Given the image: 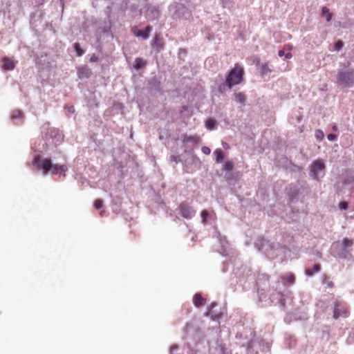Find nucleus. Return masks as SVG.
I'll use <instances>...</instances> for the list:
<instances>
[{
    "label": "nucleus",
    "instance_id": "22",
    "mask_svg": "<svg viewBox=\"0 0 354 354\" xmlns=\"http://www.w3.org/2000/svg\"><path fill=\"white\" fill-rule=\"evenodd\" d=\"M342 243L344 248H348L352 245L353 241L348 239H344L342 241Z\"/></svg>",
    "mask_w": 354,
    "mask_h": 354
},
{
    "label": "nucleus",
    "instance_id": "9",
    "mask_svg": "<svg viewBox=\"0 0 354 354\" xmlns=\"http://www.w3.org/2000/svg\"><path fill=\"white\" fill-rule=\"evenodd\" d=\"M193 302L196 307H200L205 304V299L201 294L197 293L194 297Z\"/></svg>",
    "mask_w": 354,
    "mask_h": 354
},
{
    "label": "nucleus",
    "instance_id": "14",
    "mask_svg": "<svg viewBox=\"0 0 354 354\" xmlns=\"http://www.w3.org/2000/svg\"><path fill=\"white\" fill-rule=\"evenodd\" d=\"M214 154H215L216 160L217 162H220L223 160L224 154L221 149H216L214 151Z\"/></svg>",
    "mask_w": 354,
    "mask_h": 354
},
{
    "label": "nucleus",
    "instance_id": "15",
    "mask_svg": "<svg viewBox=\"0 0 354 354\" xmlns=\"http://www.w3.org/2000/svg\"><path fill=\"white\" fill-rule=\"evenodd\" d=\"M146 64L145 62L142 58H136L135 60L134 68L140 69Z\"/></svg>",
    "mask_w": 354,
    "mask_h": 354
},
{
    "label": "nucleus",
    "instance_id": "31",
    "mask_svg": "<svg viewBox=\"0 0 354 354\" xmlns=\"http://www.w3.org/2000/svg\"><path fill=\"white\" fill-rule=\"evenodd\" d=\"M278 55H279V56H280V57L285 56V53H284V51H283V50H279V51Z\"/></svg>",
    "mask_w": 354,
    "mask_h": 354
},
{
    "label": "nucleus",
    "instance_id": "36",
    "mask_svg": "<svg viewBox=\"0 0 354 354\" xmlns=\"http://www.w3.org/2000/svg\"><path fill=\"white\" fill-rule=\"evenodd\" d=\"M333 131H336V130H337V127H336V126H334V127H333Z\"/></svg>",
    "mask_w": 354,
    "mask_h": 354
},
{
    "label": "nucleus",
    "instance_id": "8",
    "mask_svg": "<svg viewBox=\"0 0 354 354\" xmlns=\"http://www.w3.org/2000/svg\"><path fill=\"white\" fill-rule=\"evenodd\" d=\"M183 142L185 145H187L188 143H191L193 145H196L199 142V138L197 136L185 135L183 137Z\"/></svg>",
    "mask_w": 354,
    "mask_h": 354
},
{
    "label": "nucleus",
    "instance_id": "21",
    "mask_svg": "<svg viewBox=\"0 0 354 354\" xmlns=\"http://www.w3.org/2000/svg\"><path fill=\"white\" fill-rule=\"evenodd\" d=\"M209 216V213L206 209H204L201 212V218L203 220V223H205L207 221V218Z\"/></svg>",
    "mask_w": 354,
    "mask_h": 354
},
{
    "label": "nucleus",
    "instance_id": "23",
    "mask_svg": "<svg viewBox=\"0 0 354 354\" xmlns=\"http://www.w3.org/2000/svg\"><path fill=\"white\" fill-rule=\"evenodd\" d=\"M234 165L232 162L227 161L224 165V169L226 171H231L233 169Z\"/></svg>",
    "mask_w": 354,
    "mask_h": 354
},
{
    "label": "nucleus",
    "instance_id": "27",
    "mask_svg": "<svg viewBox=\"0 0 354 354\" xmlns=\"http://www.w3.org/2000/svg\"><path fill=\"white\" fill-rule=\"evenodd\" d=\"M201 151L205 155H209L211 153V149L207 147H203Z\"/></svg>",
    "mask_w": 354,
    "mask_h": 354
},
{
    "label": "nucleus",
    "instance_id": "32",
    "mask_svg": "<svg viewBox=\"0 0 354 354\" xmlns=\"http://www.w3.org/2000/svg\"><path fill=\"white\" fill-rule=\"evenodd\" d=\"M285 57L286 59H290L292 57V54L290 53H288L285 54Z\"/></svg>",
    "mask_w": 354,
    "mask_h": 354
},
{
    "label": "nucleus",
    "instance_id": "11",
    "mask_svg": "<svg viewBox=\"0 0 354 354\" xmlns=\"http://www.w3.org/2000/svg\"><path fill=\"white\" fill-rule=\"evenodd\" d=\"M320 269H321L320 265L319 264H315L313 266V269H310V268L306 269V271H305V273L308 276H312L315 273L319 272L320 271Z\"/></svg>",
    "mask_w": 354,
    "mask_h": 354
},
{
    "label": "nucleus",
    "instance_id": "34",
    "mask_svg": "<svg viewBox=\"0 0 354 354\" xmlns=\"http://www.w3.org/2000/svg\"><path fill=\"white\" fill-rule=\"evenodd\" d=\"M84 70L87 71V70L85 69V68H80V69L78 70V73H79L80 77H81L82 71H84Z\"/></svg>",
    "mask_w": 354,
    "mask_h": 354
},
{
    "label": "nucleus",
    "instance_id": "12",
    "mask_svg": "<svg viewBox=\"0 0 354 354\" xmlns=\"http://www.w3.org/2000/svg\"><path fill=\"white\" fill-rule=\"evenodd\" d=\"M322 15L324 17L327 21H330L332 18V14L330 12L329 9L326 7H323L322 9Z\"/></svg>",
    "mask_w": 354,
    "mask_h": 354
},
{
    "label": "nucleus",
    "instance_id": "1",
    "mask_svg": "<svg viewBox=\"0 0 354 354\" xmlns=\"http://www.w3.org/2000/svg\"><path fill=\"white\" fill-rule=\"evenodd\" d=\"M34 163L37 167H41L44 174H47L49 171H51L53 174L64 173L63 176H64V173L67 170L66 166L53 165L52 164L50 159H43L39 156L35 157Z\"/></svg>",
    "mask_w": 354,
    "mask_h": 354
},
{
    "label": "nucleus",
    "instance_id": "29",
    "mask_svg": "<svg viewBox=\"0 0 354 354\" xmlns=\"http://www.w3.org/2000/svg\"><path fill=\"white\" fill-rule=\"evenodd\" d=\"M327 138L330 140V141H334L337 139V136L335 135V134H328V136H327Z\"/></svg>",
    "mask_w": 354,
    "mask_h": 354
},
{
    "label": "nucleus",
    "instance_id": "37",
    "mask_svg": "<svg viewBox=\"0 0 354 354\" xmlns=\"http://www.w3.org/2000/svg\"><path fill=\"white\" fill-rule=\"evenodd\" d=\"M265 68H266V66H263V72H265Z\"/></svg>",
    "mask_w": 354,
    "mask_h": 354
},
{
    "label": "nucleus",
    "instance_id": "2",
    "mask_svg": "<svg viewBox=\"0 0 354 354\" xmlns=\"http://www.w3.org/2000/svg\"><path fill=\"white\" fill-rule=\"evenodd\" d=\"M244 69L241 64L236 63L234 68L230 70L225 78V84L229 88L240 84L243 80Z\"/></svg>",
    "mask_w": 354,
    "mask_h": 354
},
{
    "label": "nucleus",
    "instance_id": "19",
    "mask_svg": "<svg viewBox=\"0 0 354 354\" xmlns=\"http://www.w3.org/2000/svg\"><path fill=\"white\" fill-rule=\"evenodd\" d=\"M74 48L76 51V53L78 56H81L84 54L83 50L80 48V46L78 43L74 44Z\"/></svg>",
    "mask_w": 354,
    "mask_h": 354
},
{
    "label": "nucleus",
    "instance_id": "28",
    "mask_svg": "<svg viewBox=\"0 0 354 354\" xmlns=\"http://www.w3.org/2000/svg\"><path fill=\"white\" fill-rule=\"evenodd\" d=\"M339 207L341 209H346L348 207V204L346 202L343 201L339 204Z\"/></svg>",
    "mask_w": 354,
    "mask_h": 354
},
{
    "label": "nucleus",
    "instance_id": "30",
    "mask_svg": "<svg viewBox=\"0 0 354 354\" xmlns=\"http://www.w3.org/2000/svg\"><path fill=\"white\" fill-rule=\"evenodd\" d=\"M22 113L20 111H15L12 114L13 118H20L21 116Z\"/></svg>",
    "mask_w": 354,
    "mask_h": 354
},
{
    "label": "nucleus",
    "instance_id": "3",
    "mask_svg": "<svg viewBox=\"0 0 354 354\" xmlns=\"http://www.w3.org/2000/svg\"><path fill=\"white\" fill-rule=\"evenodd\" d=\"M337 82L346 87H351L354 83V69H348L339 71L337 74Z\"/></svg>",
    "mask_w": 354,
    "mask_h": 354
},
{
    "label": "nucleus",
    "instance_id": "20",
    "mask_svg": "<svg viewBox=\"0 0 354 354\" xmlns=\"http://www.w3.org/2000/svg\"><path fill=\"white\" fill-rule=\"evenodd\" d=\"M103 206V201L102 199H96L94 201V207L95 209H99Z\"/></svg>",
    "mask_w": 354,
    "mask_h": 354
},
{
    "label": "nucleus",
    "instance_id": "7",
    "mask_svg": "<svg viewBox=\"0 0 354 354\" xmlns=\"http://www.w3.org/2000/svg\"><path fill=\"white\" fill-rule=\"evenodd\" d=\"M179 209H180V214L186 218H190L194 214V211L187 204H185V203L180 204L179 206Z\"/></svg>",
    "mask_w": 354,
    "mask_h": 354
},
{
    "label": "nucleus",
    "instance_id": "10",
    "mask_svg": "<svg viewBox=\"0 0 354 354\" xmlns=\"http://www.w3.org/2000/svg\"><path fill=\"white\" fill-rule=\"evenodd\" d=\"M3 68L5 70L10 71L15 68V63L10 58H6V57L4 58L3 60Z\"/></svg>",
    "mask_w": 354,
    "mask_h": 354
},
{
    "label": "nucleus",
    "instance_id": "18",
    "mask_svg": "<svg viewBox=\"0 0 354 354\" xmlns=\"http://www.w3.org/2000/svg\"><path fill=\"white\" fill-rule=\"evenodd\" d=\"M323 283L326 284L328 288H333L334 286L333 282L329 280V277L327 275H324Z\"/></svg>",
    "mask_w": 354,
    "mask_h": 354
},
{
    "label": "nucleus",
    "instance_id": "24",
    "mask_svg": "<svg viewBox=\"0 0 354 354\" xmlns=\"http://www.w3.org/2000/svg\"><path fill=\"white\" fill-rule=\"evenodd\" d=\"M315 136L317 140H322L324 138V134L322 130H317L315 132Z\"/></svg>",
    "mask_w": 354,
    "mask_h": 354
},
{
    "label": "nucleus",
    "instance_id": "25",
    "mask_svg": "<svg viewBox=\"0 0 354 354\" xmlns=\"http://www.w3.org/2000/svg\"><path fill=\"white\" fill-rule=\"evenodd\" d=\"M216 306V304L213 302L210 304V306L208 307V310L207 312L206 313V315L208 316V315H210L211 317H214V315L212 314V309L215 306Z\"/></svg>",
    "mask_w": 354,
    "mask_h": 354
},
{
    "label": "nucleus",
    "instance_id": "33",
    "mask_svg": "<svg viewBox=\"0 0 354 354\" xmlns=\"http://www.w3.org/2000/svg\"><path fill=\"white\" fill-rule=\"evenodd\" d=\"M97 60V58L95 55H93L91 58V62H96Z\"/></svg>",
    "mask_w": 354,
    "mask_h": 354
},
{
    "label": "nucleus",
    "instance_id": "5",
    "mask_svg": "<svg viewBox=\"0 0 354 354\" xmlns=\"http://www.w3.org/2000/svg\"><path fill=\"white\" fill-rule=\"evenodd\" d=\"M325 169V165L322 160H317L313 162L310 166V172L313 177L318 179L319 172L324 171Z\"/></svg>",
    "mask_w": 354,
    "mask_h": 354
},
{
    "label": "nucleus",
    "instance_id": "38",
    "mask_svg": "<svg viewBox=\"0 0 354 354\" xmlns=\"http://www.w3.org/2000/svg\"><path fill=\"white\" fill-rule=\"evenodd\" d=\"M218 317H216L215 316V317H213V319H218Z\"/></svg>",
    "mask_w": 354,
    "mask_h": 354
},
{
    "label": "nucleus",
    "instance_id": "6",
    "mask_svg": "<svg viewBox=\"0 0 354 354\" xmlns=\"http://www.w3.org/2000/svg\"><path fill=\"white\" fill-rule=\"evenodd\" d=\"M152 30V28L150 26L146 27L145 30L142 31L138 29L136 26L132 28V32L133 35L138 37H142L144 39H146L149 37V35Z\"/></svg>",
    "mask_w": 354,
    "mask_h": 354
},
{
    "label": "nucleus",
    "instance_id": "35",
    "mask_svg": "<svg viewBox=\"0 0 354 354\" xmlns=\"http://www.w3.org/2000/svg\"><path fill=\"white\" fill-rule=\"evenodd\" d=\"M158 41V38L156 37L154 38V43L156 44V41Z\"/></svg>",
    "mask_w": 354,
    "mask_h": 354
},
{
    "label": "nucleus",
    "instance_id": "13",
    "mask_svg": "<svg viewBox=\"0 0 354 354\" xmlns=\"http://www.w3.org/2000/svg\"><path fill=\"white\" fill-rule=\"evenodd\" d=\"M216 123L214 119L209 118L205 122V127L209 130H212L216 128Z\"/></svg>",
    "mask_w": 354,
    "mask_h": 354
},
{
    "label": "nucleus",
    "instance_id": "16",
    "mask_svg": "<svg viewBox=\"0 0 354 354\" xmlns=\"http://www.w3.org/2000/svg\"><path fill=\"white\" fill-rule=\"evenodd\" d=\"M235 99L241 104H244L245 100V95L243 93H238L235 94Z\"/></svg>",
    "mask_w": 354,
    "mask_h": 354
},
{
    "label": "nucleus",
    "instance_id": "4",
    "mask_svg": "<svg viewBox=\"0 0 354 354\" xmlns=\"http://www.w3.org/2000/svg\"><path fill=\"white\" fill-rule=\"evenodd\" d=\"M349 315V310L344 304L336 303L334 310L333 317L337 319L340 317H346Z\"/></svg>",
    "mask_w": 354,
    "mask_h": 354
},
{
    "label": "nucleus",
    "instance_id": "26",
    "mask_svg": "<svg viewBox=\"0 0 354 354\" xmlns=\"http://www.w3.org/2000/svg\"><path fill=\"white\" fill-rule=\"evenodd\" d=\"M343 47V42L342 41H337L335 44V50H339Z\"/></svg>",
    "mask_w": 354,
    "mask_h": 354
},
{
    "label": "nucleus",
    "instance_id": "17",
    "mask_svg": "<svg viewBox=\"0 0 354 354\" xmlns=\"http://www.w3.org/2000/svg\"><path fill=\"white\" fill-rule=\"evenodd\" d=\"M284 278L286 279V280L290 284L293 283L295 282V276L292 273H287L285 276H284Z\"/></svg>",
    "mask_w": 354,
    "mask_h": 354
}]
</instances>
